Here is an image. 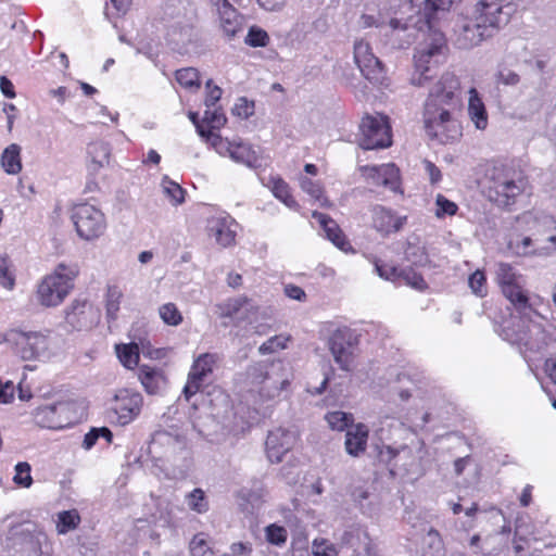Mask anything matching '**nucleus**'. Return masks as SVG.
Wrapping results in <instances>:
<instances>
[{
  "label": "nucleus",
  "mask_w": 556,
  "mask_h": 556,
  "mask_svg": "<svg viewBox=\"0 0 556 556\" xmlns=\"http://www.w3.org/2000/svg\"><path fill=\"white\" fill-rule=\"evenodd\" d=\"M375 7H368L367 10L372 13L362 16L364 26L387 28L386 35H390L392 43L399 48L409 45L418 31L428 29L424 41L415 48L414 72L410 76L412 85L425 86L446 59L444 35L431 29L429 13H421L414 0H378Z\"/></svg>",
  "instance_id": "f257e3e1"
},
{
  "label": "nucleus",
  "mask_w": 556,
  "mask_h": 556,
  "mask_svg": "<svg viewBox=\"0 0 556 556\" xmlns=\"http://www.w3.org/2000/svg\"><path fill=\"white\" fill-rule=\"evenodd\" d=\"M495 280L514 308L510 317L502 323V338L523 354L542 352L548 344V336L535 309L540 298L526 289L525 277L509 263L496 264Z\"/></svg>",
  "instance_id": "f03ea898"
},
{
  "label": "nucleus",
  "mask_w": 556,
  "mask_h": 556,
  "mask_svg": "<svg viewBox=\"0 0 556 556\" xmlns=\"http://www.w3.org/2000/svg\"><path fill=\"white\" fill-rule=\"evenodd\" d=\"M460 83L452 72H445L431 87L424 109L425 129L433 139L448 143L462 136V127L453 111L459 104Z\"/></svg>",
  "instance_id": "7ed1b4c3"
},
{
  "label": "nucleus",
  "mask_w": 556,
  "mask_h": 556,
  "mask_svg": "<svg viewBox=\"0 0 556 556\" xmlns=\"http://www.w3.org/2000/svg\"><path fill=\"white\" fill-rule=\"evenodd\" d=\"M198 134L222 157H229L249 168L262 165L261 150L241 138L230 140L212 129L206 130L203 126H198Z\"/></svg>",
  "instance_id": "20e7f679"
},
{
  "label": "nucleus",
  "mask_w": 556,
  "mask_h": 556,
  "mask_svg": "<svg viewBox=\"0 0 556 556\" xmlns=\"http://www.w3.org/2000/svg\"><path fill=\"white\" fill-rule=\"evenodd\" d=\"M77 275L76 265L59 264L39 281L36 290L37 302L45 307L60 305L73 289Z\"/></svg>",
  "instance_id": "39448f33"
},
{
  "label": "nucleus",
  "mask_w": 556,
  "mask_h": 556,
  "mask_svg": "<svg viewBox=\"0 0 556 556\" xmlns=\"http://www.w3.org/2000/svg\"><path fill=\"white\" fill-rule=\"evenodd\" d=\"M489 179V199L500 206L514 204L527 188L526 178L520 173L505 166H495L491 170Z\"/></svg>",
  "instance_id": "423d86ee"
},
{
  "label": "nucleus",
  "mask_w": 556,
  "mask_h": 556,
  "mask_svg": "<svg viewBox=\"0 0 556 556\" xmlns=\"http://www.w3.org/2000/svg\"><path fill=\"white\" fill-rule=\"evenodd\" d=\"M13 556H50L46 548L49 539L43 529L31 522L22 523L10 529Z\"/></svg>",
  "instance_id": "0eeeda50"
},
{
  "label": "nucleus",
  "mask_w": 556,
  "mask_h": 556,
  "mask_svg": "<svg viewBox=\"0 0 556 556\" xmlns=\"http://www.w3.org/2000/svg\"><path fill=\"white\" fill-rule=\"evenodd\" d=\"M516 230H523L526 233L539 239L545 251H556V220L542 211H528L515 217Z\"/></svg>",
  "instance_id": "6e6552de"
},
{
  "label": "nucleus",
  "mask_w": 556,
  "mask_h": 556,
  "mask_svg": "<svg viewBox=\"0 0 556 556\" xmlns=\"http://www.w3.org/2000/svg\"><path fill=\"white\" fill-rule=\"evenodd\" d=\"M149 453L155 462L176 463L186 459L187 440L178 430H159L156 431L149 444Z\"/></svg>",
  "instance_id": "1a4fd4ad"
},
{
  "label": "nucleus",
  "mask_w": 556,
  "mask_h": 556,
  "mask_svg": "<svg viewBox=\"0 0 556 556\" xmlns=\"http://www.w3.org/2000/svg\"><path fill=\"white\" fill-rule=\"evenodd\" d=\"M71 219L78 237L85 241L101 238L108 228L104 213L89 203H80L73 207Z\"/></svg>",
  "instance_id": "9d476101"
},
{
  "label": "nucleus",
  "mask_w": 556,
  "mask_h": 556,
  "mask_svg": "<svg viewBox=\"0 0 556 556\" xmlns=\"http://www.w3.org/2000/svg\"><path fill=\"white\" fill-rule=\"evenodd\" d=\"M3 340L24 361H34L45 356L49 348L48 338L37 331L11 329L5 332Z\"/></svg>",
  "instance_id": "9b49d317"
},
{
  "label": "nucleus",
  "mask_w": 556,
  "mask_h": 556,
  "mask_svg": "<svg viewBox=\"0 0 556 556\" xmlns=\"http://www.w3.org/2000/svg\"><path fill=\"white\" fill-rule=\"evenodd\" d=\"M165 15L174 20L167 26L166 37L168 43L180 53L187 52L188 47L194 41L197 36L191 22L192 18L188 16L181 3H179L177 10L174 5H167Z\"/></svg>",
  "instance_id": "f8f14e48"
},
{
  "label": "nucleus",
  "mask_w": 556,
  "mask_h": 556,
  "mask_svg": "<svg viewBox=\"0 0 556 556\" xmlns=\"http://www.w3.org/2000/svg\"><path fill=\"white\" fill-rule=\"evenodd\" d=\"M359 146L364 150L386 148L391 144V127L381 114L367 115L362 119Z\"/></svg>",
  "instance_id": "ddd939ff"
},
{
  "label": "nucleus",
  "mask_w": 556,
  "mask_h": 556,
  "mask_svg": "<svg viewBox=\"0 0 556 556\" xmlns=\"http://www.w3.org/2000/svg\"><path fill=\"white\" fill-rule=\"evenodd\" d=\"M356 345V336L346 327L336 329L328 339V348L333 361L344 371L352 370L354 366Z\"/></svg>",
  "instance_id": "4468645a"
},
{
  "label": "nucleus",
  "mask_w": 556,
  "mask_h": 556,
  "mask_svg": "<svg viewBox=\"0 0 556 556\" xmlns=\"http://www.w3.org/2000/svg\"><path fill=\"white\" fill-rule=\"evenodd\" d=\"M255 381L261 383V396L266 400L278 397L290 384V374L281 362L273 363L269 369L253 368Z\"/></svg>",
  "instance_id": "2eb2a0df"
},
{
  "label": "nucleus",
  "mask_w": 556,
  "mask_h": 556,
  "mask_svg": "<svg viewBox=\"0 0 556 556\" xmlns=\"http://www.w3.org/2000/svg\"><path fill=\"white\" fill-rule=\"evenodd\" d=\"M217 362L218 355L215 353L200 354L193 361L188 374L187 383L182 391L186 400H190L191 396L195 395L202 389L205 381L213 374Z\"/></svg>",
  "instance_id": "dca6fc26"
},
{
  "label": "nucleus",
  "mask_w": 556,
  "mask_h": 556,
  "mask_svg": "<svg viewBox=\"0 0 556 556\" xmlns=\"http://www.w3.org/2000/svg\"><path fill=\"white\" fill-rule=\"evenodd\" d=\"M142 396L140 393L129 390H118L112 402V410L116 416V422L121 426L129 425L140 414L142 407Z\"/></svg>",
  "instance_id": "f3484780"
},
{
  "label": "nucleus",
  "mask_w": 556,
  "mask_h": 556,
  "mask_svg": "<svg viewBox=\"0 0 556 556\" xmlns=\"http://www.w3.org/2000/svg\"><path fill=\"white\" fill-rule=\"evenodd\" d=\"M505 0H479L471 16L484 24L492 34L508 23L509 12L505 11Z\"/></svg>",
  "instance_id": "a211bd4d"
},
{
  "label": "nucleus",
  "mask_w": 556,
  "mask_h": 556,
  "mask_svg": "<svg viewBox=\"0 0 556 556\" xmlns=\"http://www.w3.org/2000/svg\"><path fill=\"white\" fill-rule=\"evenodd\" d=\"M353 58L361 74L370 83H379L383 78V67L372 53L371 47L364 39H357L353 46Z\"/></svg>",
  "instance_id": "6ab92c4d"
},
{
  "label": "nucleus",
  "mask_w": 556,
  "mask_h": 556,
  "mask_svg": "<svg viewBox=\"0 0 556 556\" xmlns=\"http://www.w3.org/2000/svg\"><path fill=\"white\" fill-rule=\"evenodd\" d=\"M218 16L219 27L223 34L231 39L244 27L243 16L233 8L228 0H207Z\"/></svg>",
  "instance_id": "aec40b11"
},
{
  "label": "nucleus",
  "mask_w": 556,
  "mask_h": 556,
  "mask_svg": "<svg viewBox=\"0 0 556 556\" xmlns=\"http://www.w3.org/2000/svg\"><path fill=\"white\" fill-rule=\"evenodd\" d=\"M507 249L515 255H549L554 251H545L542 248L546 244H541L539 239L526 233L523 230H516L515 224L511 223L509 232L507 235Z\"/></svg>",
  "instance_id": "412c9836"
},
{
  "label": "nucleus",
  "mask_w": 556,
  "mask_h": 556,
  "mask_svg": "<svg viewBox=\"0 0 556 556\" xmlns=\"http://www.w3.org/2000/svg\"><path fill=\"white\" fill-rule=\"evenodd\" d=\"M493 34L488 30L484 24L479 23L471 15L464 18L456 33V45L460 49L469 50L479 46L484 39Z\"/></svg>",
  "instance_id": "4be33fe9"
},
{
  "label": "nucleus",
  "mask_w": 556,
  "mask_h": 556,
  "mask_svg": "<svg viewBox=\"0 0 556 556\" xmlns=\"http://www.w3.org/2000/svg\"><path fill=\"white\" fill-rule=\"evenodd\" d=\"M295 433L285 428H276L268 432L265 442L266 455L271 463H279L282 457L293 447Z\"/></svg>",
  "instance_id": "5701e85b"
},
{
  "label": "nucleus",
  "mask_w": 556,
  "mask_h": 556,
  "mask_svg": "<svg viewBox=\"0 0 556 556\" xmlns=\"http://www.w3.org/2000/svg\"><path fill=\"white\" fill-rule=\"evenodd\" d=\"M238 223L229 215L214 216L208 220V236L223 248L231 247L236 243Z\"/></svg>",
  "instance_id": "b1692460"
},
{
  "label": "nucleus",
  "mask_w": 556,
  "mask_h": 556,
  "mask_svg": "<svg viewBox=\"0 0 556 556\" xmlns=\"http://www.w3.org/2000/svg\"><path fill=\"white\" fill-rule=\"evenodd\" d=\"M362 175L374 186H383L392 191L399 189L400 174L394 164L361 167Z\"/></svg>",
  "instance_id": "393cba45"
},
{
  "label": "nucleus",
  "mask_w": 556,
  "mask_h": 556,
  "mask_svg": "<svg viewBox=\"0 0 556 556\" xmlns=\"http://www.w3.org/2000/svg\"><path fill=\"white\" fill-rule=\"evenodd\" d=\"M371 215L374 228L383 236L400 231L407 222V216L397 215L382 205H375Z\"/></svg>",
  "instance_id": "a878e982"
},
{
  "label": "nucleus",
  "mask_w": 556,
  "mask_h": 556,
  "mask_svg": "<svg viewBox=\"0 0 556 556\" xmlns=\"http://www.w3.org/2000/svg\"><path fill=\"white\" fill-rule=\"evenodd\" d=\"M70 407L65 402L45 406L37 413V424L48 429H63L72 421L67 416Z\"/></svg>",
  "instance_id": "bb28decb"
},
{
  "label": "nucleus",
  "mask_w": 556,
  "mask_h": 556,
  "mask_svg": "<svg viewBox=\"0 0 556 556\" xmlns=\"http://www.w3.org/2000/svg\"><path fill=\"white\" fill-rule=\"evenodd\" d=\"M98 318V311L87 301H74L66 312L67 323L78 330L92 327Z\"/></svg>",
  "instance_id": "cd10ccee"
},
{
  "label": "nucleus",
  "mask_w": 556,
  "mask_h": 556,
  "mask_svg": "<svg viewBox=\"0 0 556 556\" xmlns=\"http://www.w3.org/2000/svg\"><path fill=\"white\" fill-rule=\"evenodd\" d=\"M312 217L319 224V226L326 232L327 238L341 251L354 252L350 242L345 239L344 235L340 230L338 224L331 219L328 215L314 211Z\"/></svg>",
  "instance_id": "c85d7f7f"
},
{
  "label": "nucleus",
  "mask_w": 556,
  "mask_h": 556,
  "mask_svg": "<svg viewBox=\"0 0 556 556\" xmlns=\"http://www.w3.org/2000/svg\"><path fill=\"white\" fill-rule=\"evenodd\" d=\"M369 429L364 424H356L351 426L345 433V450L351 456L357 457L365 453L367 448V441Z\"/></svg>",
  "instance_id": "c756f323"
},
{
  "label": "nucleus",
  "mask_w": 556,
  "mask_h": 556,
  "mask_svg": "<svg viewBox=\"0 0 556 556\" xmlns=\"http://www.w3.org/2000/svg\"><path fill=\"white\" fill-rule=\"evenodd\" d=\"M257 312L258 306L247 296L229 299L220 306V316L225 318H235L239 314H242L243 318H251Z\"/></svg>",
  "instance_id": "7c9ffc66"
},
{
  "label": "nucleus",
  "mask_w": 556,
  "mask_h": 556,
  "mask_svg": "<svg viewBox=\"0 0 556 556\" xmlns=\"http://www.w3.org/2000/svg\"><path fill=\"white\" fill-rule=\"evenodd\" d=\"M467 112L469 119L472 122L477 129L484 130L488 127L489 115L484 102L481 94L473 87L468 91Z\"/></svg>",
  "instance_id": "2f4dec72"
},
{
  "label": "nucleus",
  "mask_w": 556,
  "mask_h": 556,
  "mask_svg": "<svg viewBox=\"0 0 556 556\" xmlns=\"http://www.w3.org/2000/svg\"><path fill=\"white\" fill-rule=\"evenodd\" d=\"M138 377L144 390L150 394L159 393L165 386V377L163 374L147 365H142L139 368Z\"/></svg>",
  "instance_id": "473e14b6"
},
{
  "label": "nucleus",
  "mask_w": 556,
  "mask_h": 556,
  "mask_svg": "<svg viewBox=\"0 0 556 556\" xmlns=\"http://www.w3.org/2000/svg\"><path fill=\"white\" fill-rule=\"evenodd\" d=\"M404 255L407 262L414 266H427L430 263L426 247L417 237L407 239Z\"/></svg>",
  "instance_id": "72a5a7b5"
},
{
  "label": "nucleus",
  "mask_w": 556,
  "mask_h": 556,
  "mask_svg": "<svg viewBox=\"0 0 556 556\" xmlns=\"http://www.w3.org/2000/svg\"><path fill=\"white\" fill-rule=\"evenodd\" d=\"M0 163L8 175H17L22 170L21 147L16 143L8 146L1 154Z\"/></svg>",
  "instance_id": "f704fd0d"
},
{
  "label": "nucleus",
  "mask_w": 556,
  "mask_h": 556,
  "mask_svg": "<svg viewBox=\"0 0 556 556\" xmlns=\"http://www.w3.org/2000/svg\"><path fill=\"white\" fill-rule=\"evenodd\" d=\"M88 156L90 159L89 168L97 172L110 162V147L103 141H96L88 146Z\"/></svg>",
  "instance_id": "c9c22d12"
},
{
  "label": "nucleus",
  "mask_w": 556,
  "mask_h": 556,
  "mask_svg": "<svg viewBox=\"0 0 556 556\" xmlns=\"http://www.w3.org/2000/svg\"><path fill=\"white\" fill-rule=\"evenodd\" d=\"M116 355L122 365L128 369H134L140 358L139 348L136 343L117 344L115 346Z\"/></svg>",
  "instance_id": "e433bc0d"
},
{
  "label": "nucleus",
  "mask_w": 556,
  "mask_h": 556,
  "mask_svg": "<svg viewBox=\"0 0 556 556\" xmlns=\"http://www.w3.org/2000/svg\"><path fill=\"white\" fill-rule=\"evenodd\" d=\"M80 522V516L76 509L63 510L58 514L56 532L66 534L75 530Z\"/></svg>",
  "instance_id": "4c0bfd02"
},
{
  "label": "nucleus",
  "mask_w": 556,
  "mask_h": 556,
  "mask_svg": "<svg viewBox=\"0 0 556 556\" xmlns=\"http://www.w3.org/2000/svg\"><path fill=\"white\" fill-rule=\"evenodd\" d=\"M301 189L307 193L320 206H330V202L324 195V190L319 182L312 180L308 177H300Z\"/></svg>",
  "instance_id": "58836bf2"
},
{
  "label": "nucleus",
  "mask_w": 556,
  "mask_h": 556,
  "mask_svg": "<svg viewBox=\"0 0 556 556\" xmlns=\"http://www.w3.org/2000/svg\"><path fill=\"white\" fill-rule=\"evenodd\" d=\"M161 188L163 194L173 205H179L185 201V190L167 176L162 178Z\"/></svg>",
  "instance_id": "ea45409f"
},
{
  "label": "nucleus",
  "mask_w": 556,
  "mask_h": 556,
  "mask_svg": "<svg viewBox=\"0 0 556 556\" xmlns=\"http://www.w3.org/2000/svg\"><path fill=\"white\" fill-rule=\"evenodd\" d=\"M274 195L289 208H296L298 203L289 192V186L280 178L273 179L271 187Z\"/></svg>",
  "instance_id": "a19ab883"
},
{
  "label": "nucleus",
  "mask_w": 556,
  "mask_h": 556,
  "mask_svg": "<svg viewBox=\"0 0 556 556\" xmlns=\"http://www.w3.org/2000/svg\"><path fill=\"white\" fill-rule=\"evenodd\" d=\"M189 549L192 556H214V551L204 533H198L192 538Z\"/></svg>",
  "instance_id": "79ce46f5"
},
{
  "label": "nucleus",
  "mask_w": 556,
  "mask_h": 556,
  "mask_svg": "<svg viewBox=\"0 0 556 556\" xmlns=\"http://www.w3.org/2000/svg\"><path fill=\"white\" fill-rule=\"evenodd\" d=\"M468 287L478 298H484L488 294L486 276L483 270L477 269L468 278Z\"/></svg>",
  "instance_id": "37998d69"
},
{
  "label": "nucleus",
  "mask_w": 556,
  "mask_h": 556,
  "mask_svg": "<svg viewBox=\"0 0 556 556\" xmlns=\"http://www.w3.org/2000/svg\"><path fill=\"white\" fill-rule=\"evenodd\" d=\"M175 76L177 83L184 88H200L199 72L193 67L180 68Z\"/></svg>",
  "instance_id": "c03bdc74"
},
{
  "label": "nucleus",
  "mask_w": 556,
  "mask_h": 556,
  "mask_svg": "<svg viewBox=\"0 0 556 556\" xmlns=\"http://www.w3.org/2000/svg\"><path fill=\"white\" fill-rule=\"evenodd\" d=\"M290 341V337L286 334H277L270 337L258 348V353L261 355L274 354L278 351L285 350L287 348L288 342Z\"/></svg>",
  "instance_id": "a18cd8bd"
},
{
  "label": "nucleus",
  "mask_w": 556,
  "mask_h": 556,
  "mask_svg": "<svg viewBox=\"0 0 556 556\" xmlns=\"http://www.w3.org/2000/svg\"><path fill=\"white\" fill-rule=\"evenodd\" d=\"M186 503L191 510L198 514H203L208 510V503L203 490L201 489H194L188 493L186 495Z\"/></svg>",
  "instance_id": "49530a36"
},
{
  "label": "nucleus",
  "mask_w": 556,
  "mask_h": 556,
  "mask_svg": "<svg viewBox=\"0 0 556 556\" xmlns=\"http://www.w3.org/2000/svg\"><path fill=\"white\" fill-rule=\"evenodd\" d=\"M159 315L168 326H178L182 321V315L174 303H165L161 305L159 308Z\"/></svg>",
  "instance_id": "de8ad7c7"
},
{
  "label": "nucleus",
  "mask_w": 556,
  "mask_h": 556,
  "mask_svg": "<svg viewBox=\"0 0 556 556\" xmlns=\"http://www.w3.org/2000/svg\"><path fill=\"white\" fill-rule=\"evenodd\" d=\"M14 470L15 475L13 477V482L21 488H30L33 484L30 465L27 462H20L15 465Z\"/></svg>",
  "instance_id": "09e8293b"
},
{
  "label": "nucleus",
  "mask_w": 556,
  "mask_h": 556,
  "mask_svg": "<svg viewBox=\"0 0 556 556\" xmlns=\"http://www.w3.org/2000/svg\"><path fill=\"white\" fill-rule=\"evenodd\" d=\"M123 298L122 291L117 287H110L106 293V315L111 319H115L119 311L121 301Z\"/></svg>",
  "instance_id": "8fccbe9b"
},
{
  "label": "nucleus",
  "mask_w": 556,
  "mask_h": 556,
  "mask_svg": "<svg viewBox=\"0 0 556 556\" xmlns=\"http://www.w3.org/2000/svg\"><path fill=\"white\" fill-rule=\"evenodd\" d=\"M0 286L8 290H12L15 286L12 263L7 256H0Z\"/></svg>",
  "instance_id": "3c124183"
},
{
  "label": "nucleus",
  "mask_w": 556,
  "mask_h": 556,
  "mask_svg": "<svg viewBox=\"0 0 556 556\" xmlns=\"http://www.w3.org/2000/svg\"><path fill=\"white\" fill-rule=\"evenodd\" d=\"M266 541L276 546H282L288 539V531L285 527L271 523L265 528Z\"/></svg>",
  "instance_id": "603ef678"
},
{
  "label": "nucleus",
  "mask_w": 556,
  "mask_h": 556,
  "mask_svg": "<svg viewBox=\"0 0 556 556\" xmlns=\"http://www.w3.org/2000/svg\"><path fill=\"white\" fill-rule=\"evenodd\" d=\"M326 420L332 430L343 431L352 421V415L341 410L330 412L326 415Z\"/></svg>",
  "instance_id": "864d4df0"
},
{
  "label": "nucleus",
  "mask_w": 556,
  "mask_h": 556,
  "mask_svg": "<svg viewBox=\"0 0 556 556\" xmlns=\"http://www.w3.org/2000/svg\"><path fill=\"white\" fill-rule=\"evenodd\" d=\"M435 216L441 218L444 215H454L457 212V205L453 201L446 199L442 194H438L435 198Z\"/></svg>",
  "instance_id": "5fc2aeb1"
},
{
  "label": "nucleus",
  "mask_w": 556,
  "mask_h": 556,
  "mask_svg": "<svg viewBox=\"0 0 556 556\" xmlns=\"http://www.w3.org/2000/svg\"><path fill=\"white\" fill-rule=\"evenodd\" d=\"M268 40L269 37L267 33L256 27H251L245 37V43L251 47H265Z\"/></svg>",
  "instance_id": "6e6d98bb"
},
{
  "label": "nucleus",
  "mask_w": 556,
  "mask_h": 556,
  "mask_svg": "<svg viewBox=\"0 0 556 556\" xmlns=\"http://www.w3.org/2000/svg\"><path fill=\"white\" fill-rule=\"evenodd\" d=\"M312 548L314 556H338L336 546L325 539H315Z\"/></svg>",
  "instance_id": "4d7b16f0"
},
{
  "label": "nucleus",
  "mask_w": 556,
  "mask_h": 556,
  "mask_svg": "<svg viewBox=\"0 0 556 556\" xmlns=\"http://www.w3.org/2000/svg\"><path fill=\"white\" fill-rule=\"evenodd\" d=\"M400 279L416 290H424L427 287L422 276L413 270H401Z\"/></svg>",
  "instance_id": "13d9d810"
},
{
  "label": "nucleus",
  "mask_w": 556,
  "mask_h": 556,
  "mask_svg": "<svg viewBox=\"0 0 556 556\" xmlns=\"http://www.w3.org/2000/svg\"><path fill=\"white\" fill-rule=\"evenodd\" d=\"M497 84L504 86H517L520 83V76L515 71L509 68H501L495 75Z\"/></svg>",
  "instance_id": "bf43d9fd"
},
{
  "label": "nucleus",
  "mask_w": 556,
  "mask_h": 556,
  "mask_svg": "<svg viewBox=\"0 0 556 556\" xmlns=\"http://www.w3.org/2000/svg\"><path fill=\"white\" fill-rule=\"evenodd\" d=\"M374 265L376 273L382 279L391 281L400 279L401 270H399L396 267L387 264H380L377 260H374Z\"/></svg>",
  "instance_id": "052dcab7"
},
{
  "label": "nucleus",
  "mask_w": 556,
  "mask_h": 556,
  "mask_svg": "<svg viewBox=\"0 0 556 556\" xmlns=\"http://www.w3.org/2000/svg\"><path fill=\"white\" fill-rule=\"evenodd\" d=\"M232 113L240 118H248L254 113V104L250 102L247 98H240L236 102Z\"/></svg>",
  "instance_id": "680f3d73"
},
{
  "label": "nucleus",
  "mask_w": 556,
  "mask_h": 556,
  "mask_svg": "<svg viewBox=\"0 0 556 556\" xmlns=\"http://www.w3.org/2000/svg\"><path fill=\"white\" fill-rule=\"evenodd\" d=\"M15 388L12 381L3 382L0 379V403H11L14 399Z\"/></svg>",
  "instance_id": "e2e57ef3"
},
{
  "label": "nucleus",
  "mask_w": 556,
  "mask_h": 556,
  "mask_svg": "<svg viewBox=\"0 0 556 556\" xmlns=\"http://www.w3.org/2000/svg\"><path fill=\"white\" fill-rule=\"evenodd\" d=\"M206 99L205 105L207 108L213 106L222 97V89L218 86H212V80L206 81Z\"/></svg>",
  "instance_id": "0e129e2a"
},
{
  "label": "nucleus",
  "mask_w": 556,
  "mask_h": 556,
  "mask_svg": "<svg viewBox=\"0 0 556 556\" xmlns=\"http://www.w3.org/2000/svg\"><path fill=\"white\" fill-rule=\"evenodd\" d=\"M204 119L208 122V124L211 125V128H220L222 126L225 125L226 123V116L215 110L213 112H210V111H205V116H204Z\"/></svg>",
  "instance_id": "69168bd1"
},
{
  "label": "nucleus",
  "mask_w": 556,
  "mask_h": 556,
  "mask_svg": "<svg viewBox=\"0 0 556 556\" xmlns=\"http://www.w3.org/2000/svg\"><path fill=\"white\" fill-rule=\"evenodd\" d=\"M454 0H425L427 11H447Z\"/></svg>",
  "instance_id": "338daca9"
},
{
  "label": "nucleus",
  "mask_w": 556,
  "mask_h": 556,
  "mask_svg": "<svg viewBox=\"0 0 556 556\" xmlns=\"http://www.w3.org/2000/svg\"><path fill=\"white\" fill-rule=\"evenodd\" d=\"M424 167H425V170L428 174L429 179L432 184H437L441 180V178H442L441 170L432 162L425 160Z\"/></svg>",
  "instance_id": "774afa93"
}]
</instances>
